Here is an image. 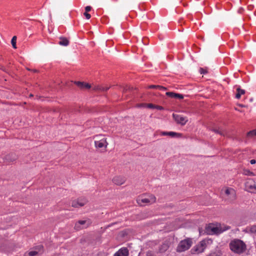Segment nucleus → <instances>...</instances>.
I'll return each mask as SVG.
<instances>
[{
	"label": "nucleus",
	"mask_w": 256,
	"mask_h": 256,
	"mask_svg": "<svg viewBox=\"0 0 256 256\" xmlns=\"http://www.w3.org/2000/svg\"><path fill=\"white\" fill-rule=\"evenodd\" d=\"M236 92L237 93L236 95V98L237 99H239L240 98L241 95L245 94V90H244L240 88H236Z\"/></svg>",
	"instance_id": "nucleus-19"
},
{
	"label": "nucleus",
	"mask_w": 256,
	"mask_h": 256,
	"mask_svg": "<svg viewBox=\"0 0 256 256\" xmlns=\"http://www.w3.org/2000/svg\"><path fill=\"white\" fill-rule=\"evenodd\" d=\"M156 198L153 195H143L138 198L136 202L140 206L150 204L155 202Z\"/></svg>",
	"instance_id": "nucleus-2"
},
{
	"label": "nucleus",
	"mask_w": 256,
	"mask_h": 256,
	"mask_svg": "<svg viewBox=\"0 0 256 256\" xmlns=\"http://www.w3.org/2000/svg\"><path fill=\"white\" fill-rule=\"evenodd\" d=\"M91 10H92V7L90 6H86L85 8V10L86 12H88L90 11Z\"/></svg>",
	"instance_id": "nucleus-34"
},
{
	"label": "nucleus",
	"mask_w": 256,
	"mask_h": 256,
	"mask_svg": "<svg viewBox=\"0 0 256 256\" xmlns=\"http://www.w3.org/2000/svg\"><path fill=\"white\" fill-rule=\"evenodd\" d=\"M91 224L92 222L90 220H78L76 223L74 228L76 230H79L82 228L88 227Z\"/></svg>",
	"instance_id": "nucleus-8"
},
{
	"label": "nucleus",
	"mask_w": 256,
	"mask_h": 256,
	"mask_svg": "<svg viewBox=\"0 0 256 256\" xmlns=\"http://www.w3.org/2000/svg\"><path fill=\"white\" fill-rule=\"evenodd\" d=\"M18 156L14 154H10L4 156L0 157V162L6 164L12 162L16 160Z\"/></svg>",
	"instance_id": "nucleus-5"
},
{
	"label": "nucleus",
	"mask_w": 256,
	"mask_h": 256,
	"mask_svg": "<svg viewBox=\"0 0 256 256\" xmlns=\"http://www.w3.org/2000/svg\"><path fill=\"white\" fill-rule=\"evenodd\" d=\"M208 256H221V253L219 251L212 252Z\"/></svg>",
	"instance_id": "nucleus-25"
},
{
	"label": "nucleus",
	"mask_w": 256,
	"mask_h": 256,
	"mask_svg": "<svg viewBox=\"0 0 256 256\" xmlns=\"http://www.w3.org/2000/svg\"><path fill=\"white\" fill-rule=\"evenodd\" d=\"M32 96H33V95H32V94H30V97H32Z\"/></svg>",
	"instance_id": "nucleus-39"
},
{
	"label": "nucleus",
	"mask_w": 256,
	"mask_h": 256,
	"mask_svg": "<svg viewBox=\"0 0 256 256\" xmlns=\"http://www.w3.org/2000/svg\"><path fill=\"white\" fill-rule=\"evenodd\" d=\"M225 198L230 202L234 201L236 198L235 190L230 188H227L224 191Z\"/></svg>",
	"instance_id": "nucleus-7"
},
{
	"label": "nucleus",
	"mask_w": 256,
	"mask_h": 256,
	"mask_svg": "<svg viewBox=\"0 0 256 256\" xmlns=\"http://www.w3.org/2000/svg\"><path fill=\"white\" fill-rule=\"evenodd\" d=\"M39 252L36 250H32L26 252L24 256H38Z\"/></svg>",
	"instance_id": "nucleus-18"
},
{
	"label": "nucleus",
	"mask_w": 256,
	"mask_h": 256,
	"mask_svg": "<svg viewBox=\"0 0 256 256\" xmlns=\"http://www.w3.org/2000/svg\"><path fill=\"white\" fill-rule=\"evenodd\" d=\"M75 83L79 88H81L89 89L90 88V84L88 83L80 82H76Z\"/></svg>",
	"instance_id": "nucleus-17"
},
{
	"label": "nucleus",
	"mask_w": 256,
	"mask_h": 256,
	"mask_svg": "<svg viewBox=\"0 0 256 256\" xmlns=\"http://www.w3.org/2000/svg\"><path fill=\"white\" fill-rule=\"evenodd\" d=\"M77 200L78 201V205L80 206H84L87 202V201L85 198L78 199Z\"/></svg>",
	"instance_id": "nucleus-22"
},
{
	"label": "nucleus",
	"mask_w": 256,
	"mask_h": 256,
	"mask_svg": "<svg viewBox=\"0 0 256 256\" xmlns=\"http://www.w3.org/2000/svg\"><path fill=\"white\" fill-rule=\"evenodd\" d=\"M113 182L116 185H122L126 182L125 178L121 176H114L112 179Z\"/></svg>",
	"instance_id": "nucleus-12"
},
{
	"label": "nucleus",
	"mask_w": 256,
	"mask_h": 256,
	"mask_svg": "<svg viewBox=\"0 0 256 256\" xmlns=\"http://www.w3.org/2000/svg\"><path fill=\"white\" fill-rule=\"evenodd\" d=\"M155 108L158 110H163L164 108L162 106H155Z\"/></svg>",
	"instance_id": "nucleus-35"
},
{
	"label": "nucleus",
	"mask_w": 256,
	"mask_h": 256,
	"mask_svg": "<svg viewBox=\"0 0 256 256\" xmlns=\"http://www.w3.org/2000/svg\"><path fill=\"white\" fill-rule=\"evenodd\" d=\"M192 244V241L190 239L188 238L182 240L179 243L176 250L178 252H182L188 250Z\"/></svg>",
	"instance_id": "nucleus-4"
},
{
	"label": "nucleus",
	"mask_w": 256,
	"mask_h": 256,
	"mask_svg": "<svg viewBox=\"0 0 256 256\" xmlns=\"http://www.w3.org/2000/svg\"><path fill=\"white\" fill-rule=\"evenodd\" d=\"M16 36H14L11 40V43H12V47L15 49L16 48Z\"/></svg>",
	"instance_id": "nucleus-24"
},
{
	"label": "nucleus",
	"mask_w": 256,
	"mask_h": 256,
	"mask_svg": "<svg viewBox=\"0 0 256 256\" xmlns=\"http://www.w3.org/2000/svg\"><path fill=\"white\" fill-rule=\"evenodd\" d=\"M200 72L201 74H206L208 72L207 70L204 69L203 68H200Z\"/></svg>",
	"instance_id": "nucleus-32"
},
{
	"label": "nucleus",
	"mask_w": 256,
	"mask_h": 256,
	"mask_svg": "<svg viewBox=\"0 0 256 256\" xmlns=\"http://www.w3.org/2000/svg\"><path fill=\"white\" fill-rule=\"evenodd\" d=\"M222 231L220 228L212 224H209L206 228V232L208 234H219L222 232Z\"/></svg>",
	"instance_id": "nucleus-6"
},
{
	"label": "nucleus",
	"mask_w": 256,
	"mask_h": 256,
	"mask_svg": "<svg viewBox=\"0 0 256 256\" xmlns=\"http://www.w3.org/2000/svg\"><path fill=\"white\" fill-rule=\"evenodd\" d=\"M245 186L246 189L248 192H256L255 182L252 179H248L245 184Z\"/></svg>",
	"instance_id": "nucleus-10"
},
{
	"label": "nucleus",
	"mask_w": 256,
	"mask_h": 256,
	"mask_svg": "<svg viewBox=\"0 0 256 256\" xmlns=\"http://www.w3.org/2000/svg\"><path fill=\"white\" fill-rule=\"evenodd\" d=\"M160 135L162 136H170L174 137L175 136H180V134L174 132H161Z\"/></svg>",
	"instance_id": "nucleus-16"
},
{
	"label": "nucleus",
	"mask_w": 256,
	"mask_h": 256,
	"mask_svg": "<svg viewBox=\"0 0 256 256\" xmlns=\"http://www.w3.org/2000/svg\"><path fill=\"white\" fill-rule=\"evenodd\" d=\"M78 201L76 200H74L72 203V207L74 208H78L80 207V206L78 205Z\"/></svg>",
	"instance_id": "nucleus-27"
},
{
	"label": "nucleus",
	"mask_w": 256,
	"mask_h": 256,
	"mask_svg": "<svg viewBox=\"0 0 256 256\" xmlns=\"http://www.w3.org/2000/svg\"><path fill=\"white\" fill-rule=\"evenodd\" d=\"M141 106H146L147 108H155V106L154 104H142Z\"/></svg>",
	"instance_id": "nucleus-26"
},
{
	"label": "nucleus",
	"mask_w": 256,
	"mask_h": 256,
	"mask_svg": "<svg viewBox=\"0 0 256 256\" xmlns=\"http://www.w3.org/2000/svg\"><path fill=\"white\" fill-rule=\"evenodd\" d=\"M174 98H178V99H182L184 98V96L182 94L176 93Z\"/></svg>",
	"instance_id": "nucleus-29"
},
{
	"label": "nucleus",
	"mask_w": 256,
	"mask_h": 256,
	"mask_svg": "<svg viewBox=\"0 0 256 256\" xmlns=\"http://www.w3.org/2000/svg\"><path fill=\"white\" fill-rule=\"evenodd\" d=\"M212 131H214V132H215L216 133H217V134H218L222 136H226V131L222 130V129H216V128H214L212 129Z\"/></svg>",
	"instance_id": "nucleus-21"
},
{
	"label": "nucleus",
	"mask_w": 256,
	"mask_h": 256,
	"mask_svg": "<svg viewBox=\"0 0 256 256\" xmlns=\"http://www.w3.org/2000/svg\"><path fill=\"white\" fill-rule=\"evenodd\" d=\"M245 174L250 175V176H254V174L252 172H250V170H248L245 172Z\"/></svg>",
	"instance_id": "nucleus-33"
},
{
	"label": "nucleus",
	"mask_w": 256,
	"mask_h": 256,
	"mask_svg": "<svg viewBox=\"0 0 256 256\" xmlns=\"http://www.w3.org/2000/svg\"><path fill=\"white\" fill-rule=\"evenodd\" d=\"M247 136L250 138H252L256 136V128L248 132Z\"/></svg>",
	"instance_id": "nucleus-23"
},
{
	"label": "nucleus",
	"mask_w": 256,
	"mask_h": 256,
	"mask_svg": "<svg viewBox=\"0 0 256 256\" xmlns=\"http://www.w3.org/2000/svg\"><path fill=\"white\" fill-rule=\"evenodd\" d=\"M170 242L169 241H164L160 246L159 250L160 252H164L169 248Z\"/></svg>",
	"instance_id": "nucleus-14"
},
{
	"label": "nucleus",
	"mask_w": 256,
	"mask_h": 256,
	"mask_svg": "<svg viewBox=\"0 0 256 256\" xmlns=\"http://www.w3.org/2000/svg\"><path fill=\"white\" fill-rule=\"evenodd\" d=\"M172 117L176 122L182 126L186 124L188 122V118L186 116H184L181 114H173Z\"/></svg>",
	"instance_id": "nucleus-9"
},
{
	"label": "nucleus",
	"mask_w": 256,
	"mask_h": 256,
	"mask_svg": "<svg viewBox=\"0 0 256 256\" xmlns=\"http://www.w3.org/2000/svg\"><path fill=\"white\" fill-rule=\"evenodd\" d=\"M146 256H152L151 252H148L146 254Z\"/></svg>",
	"instance_id": "nucleus-37"
},
{
	"label": "nucleus",
	"mask_w": 256,
	"mask_h": 256,
	"mask_svg": "<svg viewBox=\"0 0 256 256\" xmlns=\"http://www.w3.org/2000/svg\"><path fill=\"white\" fill-rule=\"evenodd\" d=\"M108 144L106 142V138H102L98 140H96L94 142V146L96 148H103L105 150L108 146Z\"/></svg>",
	"instance_id": "nucleus-11"
},
{
	"label": "nucleus",
	"mask_w": 256,
	"mask_h": 256,
	"mask_svg": "<svg viewBox=\"0 0 256 256\" xmlns=\"http://www.w3.org/2000/svg\"><path fill=\"white\" fill-rule=\"evenodd\" d=\"M239 106H240V107H244V106L243 104H239Z\"/></svg>",
	"instance_id": "nucleus-38"
},
{
	"label": "nucleus",
	"mask_w": 256,
	"mask_h": 256,
	"mask_svg": "<svg viewBox=\"0 0 256 256\" xmlns=\"http://www.w3.org/2000/svg\"><path fill=\"white\" fill-rule=\"evenodd\" d=\"M128 250L126 248H122L116 252L114 256H128Z\"/></svg>",
	"instance_id": "nucleus-13"
},
{
	"label": "nucleus",
	"mask_w": 256,
	"mask_h": 256,
	"mask_svg": "<svg viewBox=\"0 0 256 256\" xmlns=\"http://www.w3.org/2000/svg\"><path fill=\"white\" fill-rule=\"evenodd\" d=\"M230 250L237 254H241L245 252L246 249V244L239 239H234L229 244Z\"/></svg>",
	"instance_id": "nucleus-1"
},
{
	"label": "nucleus",
	"mask_w": 256,
	"mask_h": 256,
	"mask_svg": "<svg viewBox=\"0 0 256 256\" xmlns=\"http://www.w3.org/2000/svg\"><path fill=\"white\" fill-rule=\"evenodd\" d=\"M212 242V240L210 239H205L200 242L193 248L194 250L198 254L204 252L208 245Z\"/></svg>",
	"instance_id": "nucleus-3"
},
{
	"label": "nucleus",
	"mask_w": 256,
	"mask_h": 256,
	"mask_svg": "<svg viewBox=\"0 0 256 256\" xmlns=\"http://www.w3.org/2000/svg\"><path fill=\"white\" fill-rule=\"evenodd\" d=\"M59 39L60 41L58 42V44L60 46H66L70 44L68 40L65 37L60 36V37Z\"/></svg>",
	"instance_id": "nucleus-15"
},
{
	"label": "nucleus",
	"mask_w": 256,
	"mask_h": 256,
	"mask_svg": "<svg viewBox=\"0 0 256 256\" xmlns=\"http://www.w3.org/2000/svg\"><path fill=\"white\" fill-rule=\"evenodd\" d=\"M148 88H156L160 90H166V88L159 85H150L148 86Z\"/></svg>",
	"instance_id": "nucleus-20"
},
{
	"label": "nucleus",
	"mask_w": 256,
	"mask_h": 256,
	"mask_svg": "<svg viewBox=\"0 0 256 256\" xmlns=\"http://www.w3.org/2000/svg\"><path fill=\"white\" fill-rule=\"evenodd\" d=\"M88 12H85L84 14V16L86 17L87 19H90L91 17L90 14L88 13Z\"/></svg>",
	"instance_id": "nucleus-31"
},
{
	"label": "nucleus",
	"mask_w": 256,
	"mask_h": 256,
	"mask_svg": "<svg viewBox=\"0 0 256 256\" xmlns=\"http://www.w3.org/2000/svg\"><path fill=\"white\" fill-rule=\"evenodd\" d=\"M250 231L256 234V226H254L250 228Z\"/></svg>",
	"instance_id": "nucleus-30"
},
{
	"label": "nucleus",
	"mask_w": 256,
	"mask_h": 256,
	"mask_svg": "<svg viewBox=\"0 0 256 256\" xmlns=\"http://www.w3.org/2000/svg\"><path fill=\"white\" fill-rule=\"evenodd\" d=\"M256 160H254V159L251 160H250V163L252 164H256Z\"/></svg>",
	"instance_id": "nucleus-36"
},
{
	"label": "nucleus",
	"mask_w": 256,
	"mask_h": 256,
	"mask_svg": "<svg viewBox=\"0 0 256 256\" xmlns=\"http://www.w3.org/2000/svg\"><path fill=\"white\" fill-rule=\"evenodd\" d=\"M176 93L173 92H166V95L170 98H174Z\"/></svg>",
	"instance_id": "nucleus-28"
}]
</instances>
